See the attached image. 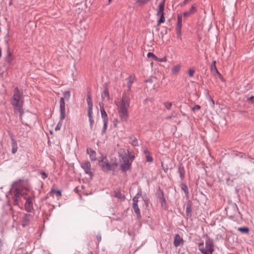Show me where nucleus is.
I'll list each match as a JSON object with an SVG mask.
<instances>
[{"instance_id":"f257e3e1","label":"nucleus","mask_w":254,"mask_h":254,"mask_svg":"<svg viewBox=\"0 0 254 254\" xmlns=\"http://www.w3.org/2000/svg\"><path fill=\"white\" fill-rule=\"evenodd\" d=\"M23 179H19L14 181L12 185L10 190L8 192V195H11V199L13 200L14 205L19 206V203L21 202V197L26 199L27 193L24 191L22 189L21 182H23Z\"/></svg>"},{"instance_id":"f03ea898","label":"nucleus","mask_w":254,"mask_h":254,"mask_svg":"<svg viewBox=\"0 0 254 254\" xmlns=\"http://www.w3.org/2000/svg\"><path fill=\"white\" fill-rule=\"evenodd\" d=\"M129 104L130 98L127 93H125L123 95L121 103L117 105L120 118L123 122L127 121L128 118V108Z\"/></svg>"},{"instance_id":"7ed1b4c3","label":"nucleus","mask_w":254,"mask_h":254,"mask_svg":"<svg viewBox=\"0 0 254 254\" xmlns=\"http://www.w3.org/2000/svg\"><path fill=\"white\" fill-rule=\"evenodd\" d=\"M13 109L23 107L24 97L23 92L20 91L18 87H15L13 91V95L9 100Z\"/></svg>"},{"instance_id":"20e7f679","label":"nucleus","mask_w":254,"mask_h":254,"mask_svg":"<svg viewBox=\"0 0 254 254\" xmlns=\"http://www.w3.org/2000/svg\"><path fill=\"white\" fill-rule=\"evenodd\" d=\"M120 157L122 158L121 161L120 168L123 172H126L131 168V164L129 160V151L126 152L124 151V152L120 155Z\"/></svg>"},{"instance_id":"39448f33","label":"nucleus","mask_w":254,"mask_h":254,"mask_svg":"<svg viewBox=\"0 0 254 254\" xmlns=\"http://www.w3.org/2000/svg\"><path fill=\"white\" fill-rule=\"evenodd\" d=\"M70 97L69 91H66L64 93V97L60 100V112L61 113V120H64L65 117V108L64 99L68 100Z\"/></svg>"},{"instance_id":"423d86ee","label":"nucleus","mask_w":254,"mask_h":254,"mask_svg":"<svg viewBox=\"0 0 254 254\" xmlns=\"http://www.w3.org/2000/svg\"><path fill=\"white\" fill-rule=\"evenodd\" d=\"M99 166L101 168L103 171L108 172L112 170H114L117 166V163L110 164L107 160H100L98 162Z\"/></svg>"},{"instance_id":"0eeeda50","label":"nucleus","mask_w":254,"mask_h":254,"mask_svg":"<svg viewBox=\"0 0 254 254\" xmlns=\"http://www.w3.org/2000/svg\"><path fill=\"white\" fill-rule=\"evenodd\" d=\"M205 247L204 249H201L200 252L203 254H213L214 252L213 241L208 238L205 241Z\"/></svg>"},{"instance_id":"6e6552de","label":"nucleus","mask_w":254,"mask_h":254,"mask_svg":"<svg viewBox=\"0 0 254 254\" xmlns=\"http://www.w3.org/2000/svg\"><path fill=\"white\" fill-rule=\"evenodd\" d=\"M100 106L101 117H102V118L103 119V128H102V130L101 131V134L103 135L104 133L106 132L107 128L108 117V115H107L106 112H105V111L104 110L103 106H102L100 104Z\"/></svg>"},{"instance_id":"1a4fd4ad","label":"nucleus","mask_w":254,"mask_h":254,"mask_svg":"<svg viewBox=\"0 0 254 254\" xmlns=\"http://www.w3.org/2000/svg\"><path fill=\"white\" fill-rule=\"evenodd\" d=\"M33 216L29 213H24L21 220V225L24 228L29 226Z\"/></svg>"},{"instance_id":"9d476101","label":"nucleus","mask_w":254,"mask_h":254,"mask_svg":"<svg viewBox=\"0 0 254 254\" xmlns=\"http://www.w3.org/2000/svg\"><path fill=\"white\" fill-rule=\"evenodd\" d=\"M81 167L84 170L85 173L90 177H93V173L91 170V164L88 161H83L80 163Z\"/></svg>"},{"instance_id":"9b49d317","label":"nucleus","mask_w":254,"mask_h":254,"mask_svg":"<svg viewBox=\"0 0 254 254\" xmlns=\"http://www.w3.org/2000/svg\"><path fill=\"white\" fill-rule=\"evenodd\" d=\"M240 212L239 211V208L236 203L233 204L230 207H228L227 209V214L230 217H234L237 216V214Z\"/></svg>"},{"instance_id":"f8f14e48","label":"nucleus","mask_w":254,"mask_h":254,"mask_svg":"<svg viewBox=\"0 0 254 254\" xmlns=\"http://www.w3.org/2000/svg\"><path fill=\"white\" fill-rule=\"evenodd\" d=\"M35 197H28L26 198V202L24 205V208L26 211L28 212H31L33 210V200L34 199Z\"/></svg>"},{"instance_id":"ddd939ff","label":"nucleus","mask_w":254,"mask_h":254,"mask_svg":"<svg viewBox=\"0 0 254 254\" xmlns=\"http://www.w3.org/2000/svg\"><path fill=\"white\" fill-rule=\"evenodd\" d=\"M183 244V239L178 234H175L174 237V245L175 247H177L180 245Z\"/></svg>"},{"instance_id":"4468645a","label":"nucleus","mask_w":254,"mask_h":254,"mask_svg":"<svg viewBox=\"0 0 254 254\" xmlns=\"http://www.w3.org/2000/svg\"><path fill=\"white\" fill-rule=\"evenodd\" d=\"M86 152L89 155L90 159L91 161H95L96 160V153L93 149L88 148L86 149Z\"/></svg>"},{"instance_id":"2eb2a0df","label":"nucleus","mask_w":254,"mask_h":254,"mask_svg":"<svg viewBox=\"0 0 254 254\" xmlns=\"http://www.w3.org/2000/svg\"><path fill=\"white\" fill-rule=\"evenodd\" d=\"M10 139L11 140V152L12 154H15L18 149L17 141L12 136H11Z\"/></svg>"},{"instance_id":"dca6fc26","label":"nucleus","mask_w":254,"mask_h":254,"mask_svg":"<svg viewBox=\"0 0 254 254\" xmlns=\"http://www.w3.org/2000/svg\"><path fill=\"white\" fill-rule=\"evenodd\" d=\"M196 11V8L195 6V4H194L191 5L190 9L187 11H185L183 13V15L184 17H187L191 14H193Z\"/></svg>"},{"instance_id":"f3484780","label":"nucleus","mask_w":254,"mask_h":254,"mask_svg":"<svg viewBox=\"0 0 254 254\" xmlns=\"http://www.w3.org/2000/svg\"><path fill=\"white\" fill-rule=\"evenodd\" d=\"M13 60V56L12 53L10 51L9 48L7 49L6 56L5 58V62L9 64H11Z\"/></svg>"},{"instance_id":"a211bd4d","label":"nucleus","mask_w":254,"mask_h":254,"mask_svg":"<svg viewBox=\"0 0 254 254\" xmlns=\"http://www.w3.org/2000/svg\"><path fill=\"white\" fill-rule=\"evenodd\" d=\"M186 213L187 217H190L192 216L191 203L190 201H188L186 204Z\"/></svg>"},{"instance_id":"6ab92c4d","label":"nucleus","mask_w":254,"mask_h":254,"mask_svg":"<svg viewBox=\"0 0 254 254\" xmlns=\"http://www.w3.org/2000/svg\"><path fill=\"white\" fill-rule=\"evenodd\" d=\"M178 173L179 174L181 180H184L185 178V170L183 165L180 164L179 166Z\"/></svg>"},{"instance_id":"aec40b11","label":"nucleus","mask_w":254,"mask_h":254,"mask_svg":"<svg viewBox=\"0 0 254 254\" xmlns=\"http://www.w3.org/2000/svg\"><path fill=\"white\" fill-rule=\"evenodd\" d=\"M211 70L213 74H217L219 76H221V74L219 72L216 66V61H213L211 65Z\"/></svg>"},{"instance_id":"412c9836","label":"nucleus","mask_w":254,"mask_h":254,"mask_svg":"<svg viewBox=\"0 0 254 254\" xmlns=\"http://www.w3.org/2000/svg\"><path fill=\"white\" fill-rule=\"evenodd\" d=\"M134 79H135L134 75H130V76H129V77L128 78V82L127 83V92H129L130 91L132 84L133 83Z\"/></svg>"},{"instance_id":"4be33fe9","label":"nucleus","mask_w":254,"mask_h":254,"mask_svg":"<svg viewBox=\"0 0 254 254\" xmlns=\"http://www.w3.org/2000/svg\"><path fill=\"white\" fill-rule=\"evenodd\" d=\"M132 208L134 210V213L136 214L138 219H140L141 218V215L140 212V209L137 204H132Z\"/></svg>"},{"instance_id":"5701e85b","label":"nucleus","mask_w":254,"mask_h":254,"mask_svg":"<svg viewBox=\"0 0 254 254\" xmlns=\"http://www.w3.org/2000/svg\"><path fill=\"white\" fill-rule=\"evenodd\" d=\"M164 0L161 2L158 6V10L156 15L157 16H159L162 13H164Z\"/></svg>"},{"instance_id":"b1692460","label":"nucleus","mask_w":254,"mask_h":254,"mask_svg":"<svg viewBox=\"0 0 254 254\" xmlns=\"http://www.w3.org/2000/svg\"><path fill=\"white\" fill-rule=\"evenodd\" d=\"M113 193V195L115 197L118 198L121 200H124L125 199V196L122 194L120 190H114Z\"/></svg>"},{"instance_id":"393cba45","label":"nucleus","mask_w":254,"mask_h":254,"mask_svg":"<svg viewBox=\"0 0 254 254\" xmlns=\"http://www.w3.org/2000/svg\"><path fill=\"white\" fill-rule=\"evenodd\" d=\"M180 187L182 190L184 191L186 197L189 198L190 194L187 186L185 184L182 183L181 184Z\"/></svg>"},{"instance_id":"a878e982","label":"nucleus","mask_w":254,"mask_h":254,"mask_svg":"<svg viewBox=\"0 0 254 254\" xmlns=\"http://www.w3.org/2000/svg\"><path fill=\"white\" fill-rule=\"evenodd\" d=\"M102 99L103 101L109 100V92L107 89H105L101 95Z\"/></svg>"},{"instance_id":"bb28decb","label":"nucleus","mask_w":254,"mask_h":254,"mask_svg":"<svg viewBox=\"0 0 254 254\" xmlns=\"http://www.w3.org/2000/svg\"><path fill=\"white\" fill-rule=\"evenodd\" d=\"M15 113H19L20 119H22L23 115L24 114L23 107H20L17 108L13 109Z\"/></svg>"},{"instance_id":"cd10ccee","label":"nucleus","mask_w":254,"mask_h":254,"mask_svg":"<svg viewBox=\"0 0 254 254\" xmlns=\"http://www.w3.org/2000/svg\"><path fill=\"white\" fill-rule=\"evenodd\" d=\"M141 190H139V191H138L136 194L132 198V201H133V203H132V204H137V203H138V199L139 198V197L141 195Z\"/></svg>"},{"instance_id":"c85d7f7f","label":"nucleus","mask_w":254,"mask_h":254,"mask_svg":"<svg viewBox=\"0 0 254 254\" xmlns=\"http://www.w3.org/2000/svg\"><path fill=\"white\" fill-rule=\"evenodd\" d=\"M157 197L159 199V200H160L161 199L165 198V197L164 195V192L161 190L160 187H159V188L157 191Z\"/></svg>"},{"instance_id":"c756f323","label":"nucleus","mask_w":254,"mask_h":254,"mask_svg":"<svg viewBox=\"0 0 254 254\" xmlns=\"http://www.w3.org/2000/svg\"><path fill=\"white\" fill-rule=\"evenodd\" d=\"M87 102L88 104V110L91 109L92 110L93 108V103L92 101V98L89 94L88 95L87 98Z\"/></svg>"},{"instance_id":"7c9ffc66","label":"nucleus","mask_w":254,"mask_h":254,"mask_svg":"<svg viewBox=\"0 0 254 254\" xmlns=\"http://www.w3.org/2000/svg\"><path fill=\"white\" fill-rule=\"evenodd\" d=\"M238 230L242 233L248 234L250 232V229L247 227H239Z\"/></svg>"},{"instance_id":"2f4dec72","label":"nucleus","mask_w":254,"mask_h":254,"mask_svg":"<svg viewBox=\"0 0 254 254\" xmlns=\"http://www.w3.org/2000/svg\"><path fill=\"white\" fill-rule=\"evenodd\" d=\"M159 202L160 203L162 207L164 209L166 210L168 208V206L167 205V202L165 198L161 199L160 200H159Z\"/></svg>"},{"instance_id":"473e14b6","label":"nucleus","mask_w":254,"mask_h":254,"mask_svg":"<svg viewBox=\"0 0 254 254\" xmlns=\"http://www.w3.org/2000/svg\"><path fill=\"white\" fill-rule=\"evenodd\" d=\"M181 65L180 64H177L173 67V68L172 69V72L173 74H177L181 69Z\"/></svg>"},{"instance_id":"72a5a7b5","label":"nucleus","mask_w":254,"mask_h":254,"mask_svg":"<svg viewBox=\"0 0 254 254\" xmlns=\"http://www.w3.org/2000/svg\"><path fill=\"white\" fill-rule=\"evenodd\" d=\"M182 16L178 15V21H177V24L176 26V28H182Z\"/></svg>"},{"instance_id":"f704fd0d","label":"nucleus","mask_w":254,"mask_h":254,"mask_svg":"<svg viewBox=\"0 0 254 254\" xmlns=\"http://www.w3.org/2000/svg\"><path fill=\"white\" fill-rule=\"evenodd\" d=\"M160 15V18L157 21L158 25H159L160 24H161L162 23H164L165 20V18L164 17V13H162Z\"/></svg>"},{"instance_id":"c9c22d12","label":"nucleus","mask_w":254,"mask_h":254,"mask_svg":"<svg viewBox=\"0 0 254 254\" xmlns=\"http://www.w3.org/2000/svg\"><path fill=\"white\" fill-rule=\"evenodd\" d=\"M60 118L61 119V117H60ZM63 120H60V121L58 123L56 127H55V130L56 131H57V130H60L62 126V124H63Z\"/></svg>"},{"instance_id":"e433bc0d","label":"nucleus","mask_w":254,"mask_h":254,"mask_svg":"<svg viewBox=\"0 0 254 254\" xmlns=\"http://www.w3.org/2000/svg\"><path fill=\"white\" fill-rule=\"evenodd\" d=\"M130 139H132L131 144L133 146H138L137 140V139L135 137H130Z\"/></svg>"},{"instance_id":"4c0bfd02","label":"nucleus","mask_w":254,"mask_h":254,"mask_svg":"<svg viewBox=\"0 0 254 254\" xmlns=\"http://www.w3.org/2000/svg\"><path fill=\"white\" fill-rule=\"evenodd\" d=\"M181 28H176V31L177 34V37L180 39H182L181 37Z\"/></svg>"},{"instance_id":"58836bf2","label":"nucleus","mask_w":254,"mask_h":254,"mask_svg":"<svg viewBox=\"0 0 254 254\" xmlns=\"http://www.w3.org/2000/svg\"><path fill=\"white\" fill-rule=\"evenodd\" d=\"M148 58L152 57L155 61L158 60V57H156L153 53L149 52L147 54Z\"/></svg>"},{"instance_id":"ea45409f","label":"nucleus","mask_w":254,"mask_h":254,"mask_svg":"<svg viewBox=\"0 0 254 254\" xmlns=\"http://www.w3.org/2000/svg\"><path fill=\"white\" fill-rule=\"evenodd\" d=\"M195 70L192 68H190L188 70V74L190 77H192L193 76Z\"/></svg>"},{"instance_id":"a19ab883","label":"nucleus","mask_w":254,"mask_h":254,"mask_svg":"<svg viewBox=\"0 0 254 254\" xmlns=\"http://www.w3.org/2000/svg\"><path fill=\"white\" fill-rule=\"evenodd\" d=\"M51 192L55 193V194L59 196H61L62 195L61 191L60 190L52 189L51 190Z\"/></svg>"},{"instance_id":"79ce46f5","label":"nucleus","mask_w":254,"mask_h":254,"mask_svg":"<svg viewBox=\"0 0 254 254\" xmlns=\"http://www.w3.org/2000/svg\"><path fill=\"white\" fill-rule=\"evenodd\" d=\"M150 0H136V2L140 4H144L148 2Z\"/></svg>"},{"instance_id":"37998d69","label":"nucleus","mask_w":254,"mask_h":254,"mask_svg":"<svg viewBox=\"0 0 254 254\" xmlns=\"http://www.w3.org/2000/svg\"><path fill=\"white\" fill-rule=\"evenodd\" d=\"M164 105L166 107V108L168 110H170L172 107V103L171 102H165L164 103Z\"/></svg>"},{"instance_id":"c03bdc74","label":"nucleus","mask_w":254,"mask_h":254,"mask_svg":"<svg viewBox=\"0 0 254 254\" xmlns=\"http://www.w3.org/2000/svg\"><path fill=\"white\" fill-rule=\"evenodd\" d=\"M146 161L147 162H152L153 161V158L150 154L146 155Z\"/></svg>"},{"instance_id":"a18cd8bd","label":"nucleus","mask_w":254,"mask_h":254,"mask_svg":"<svg viewBox=\"0 0 254 254\" xmlns=\"http://www.w3.org/2000/svg\"><path fill=\"white\" fill-rule=\"evenodd\" d=\"M87 111H88V117H89V120L93 119V116H92V114H93L92 110H91V109L87 110Z\"/></svg>"},{"instance_id":"49530a36","label":"nucleus","mask_w":254,"mask_h":254,"mask_svg":"<svg viewBox=\"0 0 254 254\" xmlns=\"http://www.w3.org/2000/svg\"><path fill=\"white\" fill-rule=\"evenodd\" d=\"M237 155L239 156L241 158H247V156L245 154L242 153H239V154H237Z\"/></svg>"},{"instance_id":"de8ad7c7","label":"nucleus","mask_w":254,"mask_h":254,"mask_svg":"<svg viewBox=\"0 0 254 254\" xmlns=\"http://www.w3.org/2000/svg\"><path fill=\"white\" fill-rule=\"evenodd\" d=\"M41 174L42 176V178L43 179L45 180L48 177V175L44 172H41Z\"/></svg>"},{"instance_id":"09e8293b","label":"nucleus","mask_w":254,"mask_h":254,"mask_svg":"<svg viewBox=\"0 0 254 254\" xmlns=\"http://www.w3.org/2000/svg\"><path fill=\"white\" fill-rule=\"evenodd\" d=\"M156 61L160 62H165L167 61V58L166 57H164L163 58H158V60Z\"/></svg>"},{"instance_id":"8fccbe9b","label":"nucleus","mask_w":254,"mask_h":254,"mask_svg":"<svg viewBox=\"0 0 254 254\" xmlns=\"http://www.w3.org/2000/svg\"><path fill=\"white\" fill-rule=\"evenodd\" d=\"M96 238H97V239L98 241V244H99L101 241V240H102V237H101V234H98L96 235Z\"/></svg>"},{"instance_id":"3c124183","label":"nucleus","mask_w":254,"mask_h":254,"mask_svg":"<svg viewBox=\"0 0 254 254\" xmlns=\"http://www.w3.org/2000/svg\"><path fill=\"white\" fill-rule=\"evenodd\" d=\"M200 109V106L198 105H195L192 108V110L194 111L195 110H198Z\"/></svg>"},{"instance_id":"603ef678","label":"nucleus","mask_w":254,"mask_h":254,"mask_svg":"<svg viewBox=\"0 0 254 254\" xmlns=\"http://www.w3.org/2000/svg\"><path fill=\"white\" fill-rule=\"evenodd\" d=\"M191 0H185L182 3H181V6H184L186 4H187Z\"/></svg>"},{"instance_id":"864d4df0","label":"nucleus","mask_w":254,"mask_h":254,"mask_svg":"<svg viewBox=\"0 0 254 254\" xmlns=\"http://www.w3.org/2000/svg\"><path fill=\"white\" fill-rule=\"evenodd\" d=\"M203 245L204 243L203 242L198 244V249L200 251L201 249H204Z\"/></svg>"},{"instance_id":"5fc2aeb1","label":"nucleus","mask_w":254,"mask_h":254,"mask_svg":"<svg viewBox=\"0 0 254 254\" xmlns=\"http://www.w3.org/2000/svg\"><path fill=\"white\" fill-rule=\"evenodd\" d=\"M134 155H130V153L129 152V160H130V162H131V163H132V161L134 160Z\"/></svg>"},{"instance_id":"6e6d98bb","label":"nucleus","mask_w":254,"mask_h":254,"mask_svg":"<svg viewBox=\"0 0 254 254\" xmlns=\"http://www.w3.org/2000/svg\"><path fill=\"white\" fill-rule=\"evenodd\" d=\"M248 100L251 102L252 103L254 104V96H251L248 98Z\"/></svg>"},{"instance_id":"4d7b16f0","label":"nucleus","mask_w":254,"mask_h":254,"mask_svg":"<svg viewBox=\"0 0 254 254\" xmlns=\"http://www.w3.org/2000/svg\"><path fill=\"white\" fill-rule=\"evenodd\" d=\"M89 123H90V128L92 129V127H93V123L94 122V120L93 119H91V120H89Z\"/></svg>"},{"instance_id":"13d9d810","label":"nucleus","mask_w":254,"mask_h":254,"mask_svg":"<svg viewBox=\"0 0 254 254\" xmlns=\"http://www.w3.org/2000/svg\"><path fill=\"white\" fill-rule=\"evenodd\" d=\"M3 243L2 240L0 238V252L2 251L3 248Z\"/></svg>"},{"instance_id":"bf43d9fd","label":"nucleus","mask_w":254,"mask_h":254,"mask_svg":"<svg viewBox=\"0 0 254 254\" xmlns=\"http://www.w3.org/2000/svg\"><path fill=\"white\" fill-rule=\"evenodd\" d=\"M143 152L146 155H149L150 154V152L149 151V150H148V149L146 148L145 149H144L143 150Z\"/></svg>"},{"instance_id":"052dcab7","label":"nucleus","mask_w":254,"mask_h":254,"mask_svg":"<svg viewBox=\"0 0 254 254\" xmlns=\"http://www.w3.org/2000/svg\"><path fill=\"white\" fill-rule=\"evenodd\" d=\"M209 101L212 104V105H214V101L211 97L209 98Z\"/></svg>"},{"instance_id":"680f3d73","label":"nucleus","mask_w":254,"mask_h":254,"mask_svg":"<svg viewBox=\"0 0 254 254\" xmlns=\"http://www.w3.org/2000/svg\"><path fill=\"white\" fill-rule=\"evenodd\" d=\"M118 122V120H116V119H115V121H114V125L115 127L117 126V123Z\"/></svg>"},{"instance_id":"e2e57ef3","label":"nucleus","mask_w":254,"mask_h":254,"mask_svg":"<svg viewBox=\"0 0 254 254\" xmlns=\"http://www.w3.org/2000/svg\"><path fill=\"white\" fill-rule=\"evenodd\" d=\"M173 117V116H168V117H166V119L167 120H170L172 118V117Z\"/></svg>"},{"instance_id":"0e129e2a","label":"nucleus","mask_w":254,"mask_h":254,"mask_svg":"<svg viewBox=\"0 0 254 254\" xmlns=\"http://www.w3.org/2000/svg\"><path fill=\"white\" fill-rule=\"evenodd\" d=\"M74 191H75V192H76V193H77V192H78V187L75 188L74 189Z\"/></svg>"},{"instance_id":"69168bd1","label":"nucleus","mask_w":254,"mask_h":254,"mask_svg":"<svg viewBox=\"0 0 254 254\" xmlns=\"http://www.w3.org/2000/svg\"><path fill=\"white\" fill-rule=\"evenodd\" d=\"M144 202H145V204H146V207H148V204L147 201H146L145 200H144Z\"/></svg>"},{"instance_id":"338daca9","label":"nucleus","mask_w":254,"mask_h":254,"mask_svg":"<svg viewBox=\"0 0 254 254\" xmlns=\"http://www.w3.org/2000/svg\"><path fill=\"white\" fill-rule=\"evenodd\" d=\"M219 78L221 79V80H223V77H222V76L221 75V76H219Z\"/></svg>"},{"instance_id":"774afa93","label":"nucleus","mask_w":254,"mask_h":254,"mask_svg":"<svg viewBox=\"0 0 254 254\" xmlns=\"http://www.w3.org/2000/svg\"><path fill=\"white\" fill-rule=\"evenodd\" d=\"M167 170H168V169H167H167H164V172H166Z\"/></svg>"}]
</instances>
